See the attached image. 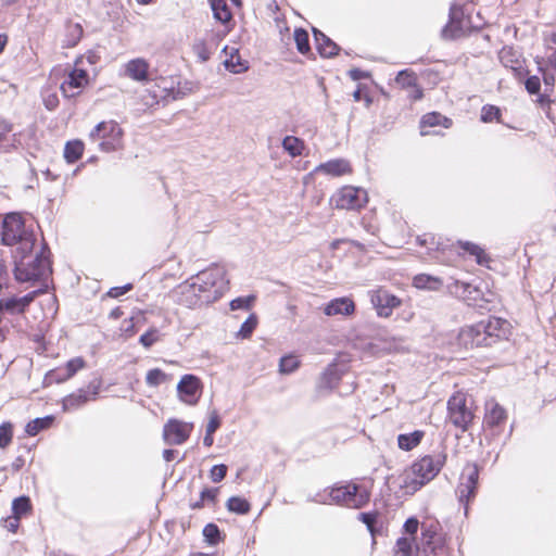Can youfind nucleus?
I'll return each mask as SVG.
<instances>
[{"label":"nucleus","mask_w":556,"mask_h":556,"mask_svg":"<svg viewBox=\"0 0 556 556\" xmlns=\"http://www.w3.org/2000/svg\"><path fill=\"white\" fill-rule=\"evenodd\" d=\"M47 248L41 244L28 251L14 252V276L20 282L47 281L51 275V264Z\"/></svg>","instance_id":"f257e3e1"},{"label":"nucleus","mask_w":556,"mask_h":556,"mask_svg":"<svg viewBox=\"0 0 556 556\" xmlns=\"http://www.w3.org/2000/svg\"><path fill=\"white\" fill-rule=\"evenodd\" d=\"M370 500L369 490L355 482L336 483L318 492L312 502L325 505H340L349 508H362Z\"/></svg>","instance_id":"f03ea898"},{"label":"nucleus","mask_w":556,"mask_h":556,"mask_svg":"<svg viewBox=\"0 0 556 556\" xmlns=\"http://www.w3.org/2000/svg\"><path fill=\"white\" fill-rule=\"evenodd\" d=\"M445 460L444 454L426 455L415 460L404 471L401 486L406 493H415L438 476Z\"/></svg>","instance_id":"7ed1b4c3"},{"label":"nucleus","mask_w":556,"mask_h":556,"mask_svg":"<svg viewBox=\"0 0 556 556\" xmlns=\"http://www.w3.org/2000/svg\"><path fill=\"white\" fill-rule=\"evenodd\" d=\"M192 279L205 304L217 301L228 290L226 269L220 265H212L199 271Z\"/></svg>","instance_id":"20e7f679"},{"label":"nucleus","mask_w":556,"mask_h":556,"mask_svg":"<svg viewBox=\"0 0 556 556\" xmlns=\"http://www.w3.org/2000/svg\"><path fill=\"white\" fill-rule=\"evenodd\" d=\"M2 242L5 245H16L15 252L28 251L35 248L36 237L31 226H27L20 214L11 213L3 218Z\"/></svg>","instance_id":"39448f33"},{"label":"nucleus","mask_w":556,"mask_h":556,"mask_svg":"<svg viewBox=\"0 0 556 556\" xmlns=\"http://www.w3.org/2000/svg\"><path fill=\"white\" fill-rule=\"evenodd\" d=\"M473 418L472 402L468 400L464 392H455L447 401V419L454 427L467 431Z\"/></svg>","instance_id":"423d86ee"},{"label":"nucleus","mask_w":556,"mask_h":556,"mask_svg":"<svg viewBox=\"0 0 556 556\" xmlns=\"http://www.w3.org/2000/svg\"><path fill=\"white\" fill-rule=\"evenodd\" d=\"M92 142H98L103 152H113L122 147L123 130L114 121L99 123L89 134Z\"/></svg>","instance_id":"0eeeda50"},{"label":"nucleus","mask_w":556,"mask_h":556,"mask_svg":"<svg viewBox=\"0 0 556 556\" xmlns=\"http://www.w3.org/2000/svg\"><path fill=\"white\" fill-rule=\"evenodd\" d=\"M84 58L75 61L74 67L67 73L65 79L61 84V91L65 98H74L83 92L89 85V74L81 66Z\"/></svg>","instance_id":"6e6552de"},{"label":"nucleus","mask_w":556,"mask_h":556,"mask_svg":"<svg viewBox=\"0 0 556 556\" xmlns=\"http://www.w3.org/2000/svg\"><path fill=\"white\" fill-rule=\"evenodd\" d=\"M330 201L339 210H359L367 203L368 198L365 189L345 186L338 190Z\"/></svg>","instance_id":"1a4fd4ad"},{"label":"nucleus","mask_w":556,"mask_h":556,"mask_svg":"<svg viewBox=\"0 0 556 556\" xmlns=\"http://www.w3.org/2000/svg\"><path fill=\"white\" fill-rule=\"evenodd\" d=\"M478 479L479 470L477 465H467L462 472L460 481L456 490L458 501L464 505L466 514L468 510L469 502L476 496Z\"/></svg>","instance_id":"9d476101"},{"label":"nucleus","mask_w":556,"mask_h":556,"mask_svg":"<svg viewBox=\"0 0 556 556\" xmlns=\"http://www.w3.org/2000/svg\"><path fill=\"white\" fill-rule=\"evenodd\" d=\"M193 430L192 422H186L179 419H169L163 428V439L166 444L181 445L185 443Z\"/></svg>","instance_id":"9b49d317"},{"label":"nucleus","mask_w":556,"mask_h":556,"mask_svg":"<svg viewBox=\"0 0 556 556\" xmlns=\"http://www.w3.org/2000/svg\"><path fill=\"white\" fill-rule=\"evenodd\" d=\"M202 382L194 375H184L177 384V393L181 402L188 405L198 403L202 393Z\"/></svg>","instance_id":"f8f14e48"},{"label":"nucleus","mask_w":556,"mask_h":556,"mask_svg":"<svg viewBox=\"0 0 556 556\" xmlns=\"http://www.w3.org/2000/svg\"><path fill=\"white\" fill-rule=\"evenodd\" d=\"M484 329L485 328L480 324V321L475 325L463 327L457 337L459 345L466 349L489 346Z\"/></svg>","instance_id":"ddd939ff"},{"label":"nucleus","mask_w":556,"mask_h":556,"mask_svg":"<svg viewBox=\"0 0 556 556\" xmlns=\"http://www.w3.org/2000/svg\"><path fill=\"white\" fill-rule=\"evenodd\" d=\"M370 302L380 317H389L401 305V300L384 289L371 291Z\"/></svg>","instance_id":"4468645a"},{"label":"nucleus","mask_w":556,"mask_h":556,"mask_svg":"<svg viewBox=\"0 0 556 556\" xmlns=\"http://www.w3.org/2000/svg\"><path fill=\"white\" fill-rule=\"evenodd\" d=\"M175 294L177 298V302L179 304H182L190 308L205 304V302L202 301V296L198 291L197 283L194 282L192 277L186 280L185 282L180 283L175 289Z\"/></svg>","instance_id":"2eb2a0df"},{"label":"nucleus","mask_w":556,"mask_h":556,"mask_svg":"<svg viewBox=\"0 0 556 556\" xmlns=\"http://www.w3.org/2000/svg\"><path fill=\"white\" fill-rule=\"evenodd\" d=\"M342 375L343 371L339 369L336 363L329 364L316 383L317 394L323 396L334 390L341 380Z\"/></svg>","instance_id":"dca6fc26"},{"label":"nucleus","mask_w":556,"mask_h":556,"mask_svg":"<svg viewBox=\"0 0 556 556\" xmlns=\"http://www.w3.org/2000/svg\"><path fill=\"white\" fill-rule=\"evenodd\" d=\"M480 324L485 328L484 334L489 345H492L502 338H506L509 332V323L498 317L491 316L488 319L481 320Z\"/></svg>","instance_id":"f3484780"},{"label":"nucleus","mask_w":556,"mask_h":556,"mask_svg":"<svg viewBox=\"0 0 556 556\" xmlns=\"http://www.w3.org/2000/svg\"><path fill=\"white\" fill-rule=\"evenodd\" d=\"M417 243L421 247H426L428 256L437 262H443V258L439 254L444 253L450 248L448 240H443L441 237H437L433 233L418 236Z\"/></svg>","instance_id":"a211bd4d"},{"label":"nucleus","mask_w":556,"mask_h":556,"mask_svg":"<svg viewBox=\"0 0 556 556\" xmlns=\"http://www.w3.org/2000/svg\"><path fill=\"white\" fill-rule=\"evenodd\" d=\"M150 64L143 58H136L124 65V75L138 83L149 81Z\"/></svg>","instance_id":"6ab92c4d"},{"label":"nucleus","mask_w":556,"mask_h":556,"mask_svg":"<svg viewBox=\"0 0 556 556\" xmlns=\"http://www.w3.org/2000/svg\"><path fill=\"white\" fill-rule=\"evenodd\" d=\"M507 419L506 410L495 401L490 400L485 403V414L483 425L490 429L500 428Z\"/></svg>","instance_id":"aec40b11"},{"label":"nucleus","mask_w":556,"mask_h":556,"mask_svg":"<svg viewBox=\"0 0 556 556\" xmlns=\"http://www.w3.org/2000/svg\"><path fill=\"white\" fill-rule=\"evenodd\" d=\"M450 21L442 29V36L445 39H454L463 34L462 16L463 9L460 5L454 3L450 8Z\"/></svg>","instance_id":"412c9836"},{"label":"nucleus","mask_w":556,"mask_h":556,"mask_svg":"<svg viewBox=\"0 0 556 556\" xmlns=\"http://www.w3.org/2000/svg\"><path fill=\"white\" fill-rule=\"evenodd\" d=\"M99 383L92 386L91 390H78L75 393H72L63 399V409L64 410H74L84 404H86L89 400L96 399L99 392Z\"/></svg>","instance_id":"4be33fe9"},{"label":"nucleus","mask_w":556,"mask_h":556,"mask_svg":"<svg viewBox=\"0 0 556 556\" xmlns=\"http://www.w3.org/2000/svg\"><path fill=\"white\" fill-rule=\"evenodd\" d=\"M315 173H321L330 177H341L352 172L351 164L344 159H333L321 163L314 169Z\"/></svg>","instance_id":"5701e85b"},{"label":"nucleus","mask_w":556,"mask_h":556,"mask_svg":"<svg viewBox=\"0 0 556 556\" xmlns=\"http://www.w3.org/2000/svg\"><path fill=\"white\" fill-rule=\"evenodd\" d=\"M223 52L226 55V59L224 61L226 70L233 74H241L249 70L248 61L243 60L240 56L239 50L237 48L226 46L223 49Z\"/></svg>","instance_id":"b1692460"},{"label":"nucleus","mask_w":556,"mask_h":556,"mask_svg":"<svg viewBox=\"0 0 556 556\" xmlns=\"http://www.w3.org/2000/svg\"><path fill=\"white\" fill-rule=\"evenodd\" d=\"M355 311V304L350 298H337L328 302L324 307V314L327 316H350Z\"/></svg>","instance_id":"393cba45"},{"label":"nucleus","mask_w":556,"mask_h":556,"mask_svg":"<svg viewBox=\"0 0 556 556\" xmlns=\"http://www.w3.org/2000/svg\"><path fill=\"white\" fill-rule=\"evenodd\" d=\"M447 290L451 294L462 299L468 303L476 301L479 295V290L472 285L459 280H454L447 285Z\"/></svg>","instance_id":"a878e982"},{"label":"nucleus","mask_w":556,"mask_h":556,"mask_svg":"<svg viewBox=\"0 0 556 556\" xmlns=\"http://www.w3.org/2000/svg\"><path fill=\"white\" fill-rule=\"evenodd\" d=\"M313 33L316 48L321 56L331 58L338 54L339 47L334 41L316 28L313 29Z\"/></svg>","instance_id":"bb28decb"},{"label":"nucleus","mask_w":556,"mask_h":556,"mask_svg":"<svg viewBox=\"0 0 556 556\" xmlns=\"http://www.w3.org/2000/svg\"><path fill=\"white\" fill-rule=\"evenodd\" d=\"M412 285L418 290L439 291L444 282L442 278L429 274H418L413 277Z\"/></svg>","instance_id":"cd10ccee"},{"label":"nucleus","mask_w":556,"mask_h":556,"mask_svg":"<svg viewBox=\"0 0 556 556\" xmlns=\"http://www.w3.org/2000/svg\"><path fill=\"white\" fill-rule=\"evenodd\" d=\"M538 65L543 74L545 86L553 88L556 83V49L548 55L545 64L543 61H538Z\"/></svg>","instance_id":"c85d7f7f"},{"label":"nucleus","mask_w":556,"mask_h":556,"mask_svg":"<svg viewBox=\"0 0 556 556\" xmlns=\"http://www.w3.org/2000/svg\"><path fill=\"white\" fill-rule=\"evenodd\" d=\"M498 59L505 67L514 72H519L522 68L518 53L510 47H504L498 53Z\"/></svg>","instance_id":"c756f323"},{"label":"nucleus","mask_w":556,"mask_h":556,"mask_svg":"<svg viewBox=\"0 0 556 556\" xmlns=\"http://www.w3.org/2000/svg\"><path fill=\"white\" fill-rule=\"evenodd\" d=\"M12 125L0 119V151L9 152L16 143L15 134H12Z\"/></svg>","instance_id":"7c9ffc66"},{"label":"nucleus","mask_w":556,"mask_h":556,"mask_svg":"<svg viewBox=\"0 0 556 556\" xmlns=\"http://www.w3.org/2000/svg\"><path fill=\"white\" fill-rule=\"evenodd\" d=\"M452 122L447 117L441 115L437 112H431L428 114H425L420 121V134L422 136H426L427 132L424 130L426 127H434V126H443L445 128H448L451 126Z\"/></svg>","instance_id":"2f4dec72"},{"label":"nucleus","mask_w":556,"mask_h":556,"mask_svg":"<svg viewBox=\"0 0 556 556\" xmlns=\"http://www.w3.org/2000/svg\"><path fill=\"white\" fill-rule=\"evenodd\" d=\"M425 432L421 430H415L410 433H402L397 437V445L403 451H410L415 448L421 442Z\"/></svg>","instance_id":"473e14b6"},{"label":"nucleus","mask_w":556,"mask_h":556,"mask_svg":"<svg viewBox=\"0 0 556 556\" xmlns=\"http://www.w3.org/2000/svg\"><path fill=\"white\" fill-rule=\"evenodd\" d=\"M211 9L216 21L226 24L231 20V12L226 0H210Z\"/></svg>","instance_id":"72a5a7b5"},{"label":"nucleus","mask_w":556,"mask_h":556,"mask_svg":"<svg viewBox=\"0 0 556 556\" xmlns=\"http://www.w3.org/2000/svg\"><path fill=\"white\" fill-rule=\"evenodd\" d=\"M84 152V143L80 140L68 141L64 148V159L67 163L78 161Z\"/></svg>","instance_id":"f704fd0d"},{"label":"nucleus","mask_w":556,"mask_h":556,"mask_svg":"<svg viewBox=\"0 0 556 556\" xmlns=\"http://www.w3.org/2000/svg\"><path fill=\"white\" fill-rule=\"evenodd\" d=\"M304 142L294 136H287L282 140V148L292 157L300 156L304 150Z\"/></svg>","instance_id":"c9c22d12"},{"label":"nucleus","mask_w":556,"mask_h":556,"mask_svg":"<svg viewBox=\"0 0 556 556\" xmlns=\"http://www.w3.org/2000/svg\"><path fill=\"white\" fill-rule=\"evenodd\" d=\"M53 421V417L46 416L43 418H36L34 420H30L26 427L25 432L30 435H37L41 430H45L51 426Z\"/></svg>","instance_id":"e433bc0d"},{"label":"nucleus","mask_w":556,"mask_h":556,"mask_svg":"<svg viewBox=\"0 0 556 556\" xmlns=\"http://www.w3.org/2000/svg\"><path fill=\"white\" fill-rule=\"evenodd\" d=\"M169 380H170L169 375H167L160 368L150 369L146 376V383L152 388H156Z\"/></svg>","instance_id":"4c0bfd02"},{"label":"nucleus","mask_w":556,"mask_h":556,"mask_svg":"<svg viewBox=\"0 0 556 556\" xmlns=\"http://www.w3.org/2000/svg\"><path fill=\"white\" fill-rule=\"evenodd\" d=\"M229 511L239 514V515H245L250 511L251 505L250 503L240 496H232L227 501L226 504Z\"/></svg>","instance_id":"58836bf2"},{"label":"nucleus","mask_w":556,"mask_h":556,"mask_svg":"<svg viewBox=\"0 0 556 556\" xmlns=\"http://www.w3.org/2000/svg\"><path fill=\"white\" fill-rule=\"evenodd\" d=\"M31 509L30 500L27 496H20L15 498L12 503V513L17 518H22L26 514H28Z\"/></svg>","instance_id":"ea45409f"},{"label":"nucleus","mask_w":556,"mask_h":556,"mask_svg":"<svg viewBox=\"0 0 556 556\" xmlns=\"http://www.w3.org/2000/svg\"><path fill=\"white\" fill-rule=\"evenodd\" d=\"M83 36V28L79 24H70L66 27L65 47H75Z\"/></svg>","instance_id":"a19ab883"},{"label":"nucleus","mask_w":556,"mask_h":556,"mask_svg":"<svg viewBox=\"0 0 556 556\" xmlns=\"http://www.w3.org/2000/svg\"><path fill=\"white\" fill-rule=\"evenodd\" d=\"M416 549L413 539L400 538L396 541V556H415Z\"/></svg>","instance_id":"79ce46f5"},{"label":"nucleus","mask_w":556,"mask_h":556,"mask_svg":"<svg viewBox=\"0 0 556 556\" xmlns=\"http://www.w3.org/2000/svg\"><path fill=\"white\" fill-rule=\"evenodd\" d=\"M300 366V361L294 355H286L280 358L279 371L285 375L292 374Z\"/></svg>","instance_id":"37998d69"},{"label":"nucleus","mask_w":556,"mask_h":556,"mask_svg":"<svg viewBox=\"0 0 556 556\" xmlns=\"http://www.w3.org/2000/svg\"><path fill=\"white\" fill-rule=\"evenodd\" d=\"M257 326V317L255 314H251L241 325L237 337L241 339L250 338Z\"/></svg>","instance_id":"c03bdc74"},{"label":"nucleus","mask_w":556,"mask_h":556,"mask_svg":"<svg viewBox=\"0 0 556 556\" xmlns=\"http://www.w3.org/2000/svg\"><path fill=\"white\" fill-rule=\"evenodd\" d=\"M459 245L464 251L468 252L470 255H473L478 264L482 265L486 262V255L479 245L471 242H459Z\"/></svg>","instance_id":"a18cd8bd"},{"label":"nucleus","mask_w":556,"mask_h":556,"mask_svg":"<svg viewBox=\"0 0 556 556\" xmlns=\"http://www.w3.org/2000/svg\"><path fill=\"white\" fill-rule=\"evenodd\" d=\"M294 41L296 45V49L300 53L304 54L309 51V40L308 34L306 30L302 28H298L294 30Z\"/></svg>","instance_id":"49530a36"},{"label":"nucleus","mask_w":556,"mask_h":556,"mask_svg":"<svg viewBox=\"0 0 556 556\" xmlns=\"http://www.w3.org/2000/svg\"><path fill=\"white\" fill-rule=\"evenodd\" d=\"M395 81L403 88H415L417 84L415 74L408 70L399 72Z\"/></svg>","instance_id":"de8ad7c7"},{"label":"nucleus","mask_w":556,"mask_h":556,"mask_svg":"<svg viewBox=\"0 0 556 556\" xmlns=\"http://www.w3.org/2000/svg\"><path fill=\"white\" fill-rule=\"evenodd\" d=\"M143 320V315L141 313H137L132 315L129 319H125L122 325V330L125 332L127 337H131L137 330L136 327Z\"/></svg>","instance_id":"09e8293b"},{"label":"nucleus","mask_w":556,"mask_h":556,"mask_svg":"<svg viewBox=\"0 0 556 556\" xmlns=\"http://www.w3.org/2000/svg\"><path fill=\"white\" fill-rule=\"evenodd\" d=\"M501 117V110L491 104H486L482 106L481 110V121L483 123H491L493 121H500Z\"/></svg>","instance_id":"8fccbe9b"},{"label":"nucleus","mask_w":556,"mask_h":556,"mask_svg":"<svg viewBox=\"0 0 556 556\" xmlns=\"http://www.w3.org/2000/svg\"><path fill=\"white\" fill-rule=\"evenodd\" d=\"M13 439V426L11 422L0 425V448L8 447Z\"/></svg>","instance_id":"3c124183"},{"label":"nucleus","mask_w":556,"mask_h":556,"mask_svg":"<svg viewBox=\"0 0 556 556\" xmlns=\"http://www.w3.org/2000/svg\"><path fill=\"white\" fill-rule=\"evenodd\" d=\"M72 376L66 372L65 367H58L51 371H49L46 376V379L49 380V382H56L61 383L68 379H71Z\"/></svg>","instance_id":"603ef678"},{"label":"nucleus","mask_w":556,"mask_h":556,"mask_svg":"<svg viewBox=\"0 0 556 556\" xmlns=\"http://www.w3.org/2000/svg\"><path fill=\"white\" fill-rule=\"evenodd\" d=\"M192 51L201 62H206L211 56V51L204 40H197L192 46Z\"/></svg>","instance_id":"864d4df0"},{"label":"nucleus","mask_w":556,"mask_h":556,"mask_svg":"<svg viewBox=\"0 0 556 556\" xmlns=\"http://www.w3.org/2000/svg\"><path fill=\"white\" fill-rule=\"evenodd\" d=\"M254 300H255L254 295L240 296V298L233 299L230 302V308L232 311L249 309L251 307V305L253 304Z\"/></svg>","instance_id":"5fc2aeb1"},{"label":"nucleus","mask_w":556,"mask_h":556,"mask_svg":"<svg viewBox=\"0 0 556 556\" xmlns=\"http://www.w3.org/2000/svg\"><path fill=\"white\" fill-rule=\"evenodd\" d=\"M42 101L45 106L49 111H53L59 105V98L55 91H52L50 89H46L42 91Z\"/></svg>","instance_id":"6e6d98bb"},{"label":"nucleus","mask_w":556,"mask_h":556,"mask_svg":"<svg viewBox=\"0 0 556 556\" xmlns=\"http://www.w3.org/2000/svg\"><path fill=\"white\" fill-rule=\"evenodd\" d=\"M86 363L83 357H74L70 359L63 367H65L66 372H68L72 377L80 369L85 367Z\"/></svg>","instance_id":"4d7b16f0"},{"label":"nucleus","mask_w":556,"mask_h":556,"mask_svg":"<svg viewBox=\"0 0 556 556\" xmlns=\"http://www.w3.org/2000/svg\"><path fill=\"white\" fill-rule=\"evenodd\" d=\"M203 535L207 542L214 544L219 539V529L214 523H207L203 529Z\"/></svg>","instance_id":"13d9d810"},{"label":"nucleus","mask_w":556,"mask_h":556,"mask_svg":"<svg viewBox=\"0 0 556 556\" xmlns=\"http://www.w3.org/2000/svg\"><path fill=\"white\" fill-rule=\"evenodd\" d=\"M159 340V331L156 329H150L149 331L141 334L139 341L144 348H150Z\"/></svg>","instance_id":"bf43d9fd"},{"label":"nucleus","mask_w":556,"mask_h":556,"mask_svg":"<svg viewBox=\"0 0 556 556\" xmlns=\"http://www.w3.org/2000/svg\"><path fill=\"white\" fill-rule=\"evenodd\" d=\"M227 473V466L224 464L215 465L210 471V478L213 482H220Z\"/></svg>","instance_id":"052dcab7"},{"label":"nucleus","mask_w":556,"mask_h":556,"mask_svg":"<svg viewBox=\"0 0 556 556\" xmlns=\"http://www.w3.org/2000/svg\"><path fill=\"white\" fill-rule=\"evenodd\" d=\"M358 518L367 526V529L369 530L371 535H374L375 534L374 525L377 519V514L376 513H361L358 515Z\"/></svg>","instance_id":"680f3d73"},{"label":"nucleus","mask_w":556,"mask_h":556,"mask_svg":"<svg viewBox=\"0 0 556 556\" xmlns=\"http://www.w3.org/2000/svg\"><path fill=\"white\" fill-rule=\"evenodd\" d=\"M526 89L529 93L535 94L540 91L541 81L538 76H530L525 83Z\"/></svg>","instance_id":"e2e57ef3"},{"label":"nucleus","mask_w":556,"mask_h":556,"mask_svg":"<svg viewBox=\"0 0 556 556\" xmlns=\"http://www.w3.org/2000/svg\"><path fill=\"white\" fill-rule=\"evenodd\" d=\"M220 426V418L217 414V412H212L210 414V419H208V422L206 425V432L210 434V433H213L219 428Z\"/></svg>","instance_id":"0e129e2a"},{"label":"nucleus","mask_w":556,"mask_h":556,"mask_svg":"<svg viewBox=\"0 0 556 556\" xmlns=\"http://www.w3.org/2000/svg\"><path fill=\"white\" fill-rule=\"evenodd\" d=\"M3 527L10 532H16L20 527V518L12 515L3 520Z\"/></svg>","instance_id":"69168bd1"},{"label":"nucleus","mask_w":556,"mask_h":556,"mask_svg":"<svg viewBox=\"0 0 556 556\" xmlns=\"http://www.w3.org/2000/svg\"><path fill=\"white\" fill-rule=\"evenodd\" d=\"M131 289H132V285L131 283H127V285L122 286V287H113V288H111L109 290L108 295L111 296V298H118V296L125 294L126 292H128Z\"/></svg>","instance_id":"338daca9"},{"label":"nucleus","mask_w":556,"mask_h":556,"mask_svg":"<svg viewBox=\"0 0 556 556\" xmlns=\"http://www.w3.org/2000/svg\"><path fill=\"white\" fill-rule=\"evenodd\" d=\"M419 522L416 518H408L404 523V530L406 533L414 535L417 533Z\"/></svg>","instance_id":"774afa93"}]
</instances>
